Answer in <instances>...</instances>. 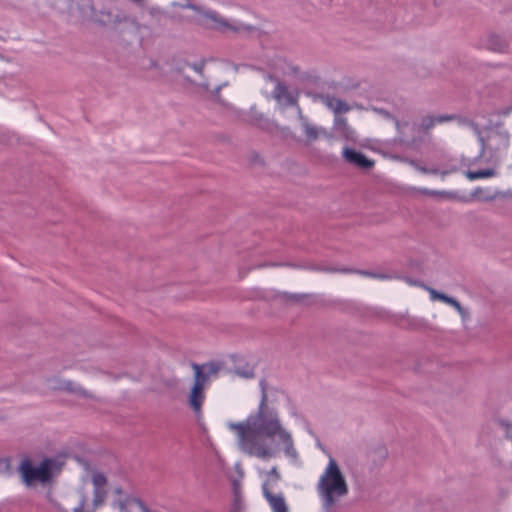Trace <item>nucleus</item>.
I'll use <instances>...</instances> for the list:
<instances>
[{
    "mask_svg": "<svg viewBox=\"0 0 512 512\" xmlns=\"http://www.w3.org/2000/svg\"><path fill=\"white\" fill-rule=\"evenodd\" d=\"M261 400L257 411L240 423L229 422L228 428L236 432L239 448L250 456L270 459L283 451L285 456L296 459L298 452L294 445L293 435L282 422L279 412L270 407V394L276 393L269 389L265 380H261Z\"/></svg>",
    "mask_w": 512,
    "mask_h": 512,
    "instance_id": "f257e3e1",
    "label": "nucleus"
},
{
    "mask_svg": "<svg viewBox=\"0 0 512 512\" xmlns=\"http://www.w3.org/2000/svg\"><path fill=\"white\" fill-rule=\"evenodd\" d=\"M316 489L323 512H333L338 501L348 495L349 486L346 477L333 457L329 458L327 466L319 477Z\"/></svg>",
    "mask_w": 512,
    "mask_h": 512,
    "instance_id": "f03ea898",
    "label": "nucleus"
},
{
    "mask_svg": "<svg viewBox=\"0 0 512 512\" xmlns=\"http://www.w3.org/2000/svg\"><path fill=\"white\" fill-rule=\"evenodd\" d=\"M61 469L62 463L55 458H44L38 465L30 459H24L18 467V473L26 486L47 485L58 476Z\"/></svg>",
    "mask_w": 512,
    "mask_h": 512,
    "instance_id": "7ed1b4c3",
    "label": "nucleus"
},
{
    "mask_svg": "<svg viewBox=\"0 0 512 512\" xmlns=\"http://www.w3.org/2000/svg\"><path fill=\"white\" fill-rule=\"evenodd\" d=\"M173 6L180 7L182 9H191L199 15L196 22L209 29H215L221 32L232 31V32H249L253 30V27L239 21H228L223 18L219 13L214 10L207 9L203 6L195 5L193 3H173Z\"/></svg>",
    "mask_w": 512,
    "mask_h": 512,
    "instance_id": "20e7f679",
    "label": "nucleus"
},
{
    "mask_svg": "<svg viewBox=\"0 0 512 512\" xmlns=\"http://www.w3.org/2000/svg\"><path fill=\"white\" fill-rule=\"evenodd\" d=\"M482 146V153L487 154L489 161L500 163L507 155L510 145V133L503 126L489 128L485 135L474 127Z\"/></svg>",
    "mask_w": 512,
    "mask_h": 512,
    "instance_id": "39448f33",
    "label": "nucleus"
},
{
    "mask_svg": "<svg viewBox=\"0 0 512 512\" xmlns=\"http://www.w3.org/2000/svg\"><path fill=\"white\" fill-rule=\"evenodd\" d=\"M91 483L93 485V500L88 503V494L84 487L77 490L78 504L73 508V512H95L103 506L107 498V477L99 471H92Z\"/></svg>",
    "mask_w": 512,
    "mask_h": 512,
    "instance_id": "423d86ee",
    "label": "nucleus"
},
{
    "mask_svg": "<svg viewBox=\"0 0 512 512\" xmlns=\"http://www.w3.org/2000/svg\"><path fill=\"white\" fill-rule=\"evenodd\" d=\"M315 99L319 100L328 109L334 112V128L339 135L346 140L355 142L357 140L356 131L348 125L346 118L339 116L341 113L349 112L351 110V106L345 101L331 95L320 94L315 96Z\"/></svg>",
    "mask_w": 512,
    "mask_h": 512,
    "instance_id": "0eeeda50",
    "label": "nucleus"
},
{
    "mask_svg": "<svg viewBox=\"0 0 512 512\" xmlns=\"http://www.w3.org/2000/svg\"><path fill=\"white\" fill-rule=\"evenodd\" d=\"M264 80L267 83L274 84L271 97L281 107L297 106V96L291 93L288 87L283 82H281L280 80H278L277 78L273 77L270 74H266L264 76Z\"/></svg>",
    "mask_w": 512,
    "mask_h": 512,
    "instance_id": "6e6552de",
    "label": "nucleus"
},
{
    "mask_svg": "<svg viewBox=\"0 0 512 512\" xmlns=\"http://www.w3.org/2000/svg\"><path fill=\"white\" fill-rule=\"evenodd\" d=\"M49 387L52 389L63 390V391L69 392V393L74 394L81 398L91 399L94 401H100L99 397H97L93 393L85 390L79 384H77L73 381H70V380H61V379L53 378V379L49 380Z\"/></svg>",
    "mask_w": 512,
    "mask_h": 512,
    "instance_id": "1a4fd4ad",
    "label": "nucleus"
},
{
    "mask_svg": "<svg viewBox=\"0 0 512 512\" xmlns=\"http://www.w3.org/2000/svg\"><path fill=\"white\" fill-rule=\"evenodd\" d=\"M342 157L350 164H353L361 169L369 170L374 166V161L368 159L364 154L349 147H345L342 151Z\"/></svg>",
    "mask_w": 512,
    "mask_h": 512,
    "instance_id": "9d476101",
    "label": "nucleus"
},
{
    "mask_svg": "<svg viewBox=\"0 0 512 512\" xmlns=\"http://www.w3.org/2000/svg\"><path fill=\"white\" fill-rule=\"evenodd\" d=\"M262 491L273 512H288L283 494H273L269 489V483L262 484Z\"/></svg>",
    "mask_w": 512,
    "mask_h": 512,
    "instance_id": "9b49d317",
    "label": "nucleus"
},
{
    "mask_svg": "<svg viewBox=\"0 0 512 512\" xmlns=\"http://www.w3.org/2000/svg\"><path fill=\"white\" fill-rule=\"evenodd\" d=\"M95 22L108 28H116L124 21V16L119 13H113L109 10H100L94 14Z\"/></svg>",
    "mask_w": 512,
    "mask_h": 512,
    "instance_id": "f8f14e48",
    "label": "nucleus"
},
{
    "mask_svg": "<svg viewBox=\"0 0 512 512\" xmlns=\"http://www.w3.org/2000/svg\"><path fill=\"white\" fill-rule=\"evenodd\" d=\"M301 127L303 129L307 143H312L321 137L327 136V131L325 128L314 125L309 121V119H302Z\"/></svg>",
    "mask_w": 512,
    "mask_h": 512,
    "instance_id": "ddd939ff",
    "label": "nucleus"
},
{
    "mask_svg": "<svg viewBox=\"0 0 512 512\" xmlns=\"http://www.w3.org/2000/svg\"><path fill=\"white\" fill-rule=\"evenodd\" d=\"M205 399L204 388L193 386L188 398V404L196 415L201 414L202 405Z\"/></svg>",
    "mask_w": 512,
    "mask_h": 512,
    "instance_id": "4468645a",
    "label": "nucleus"
},
{
    "mask_svg": "<svg viewBox=\"0 0 512 512\" xmlns=\"http://www.w3.org/2000/svg\"><path fill=\"white\" fill-rule=\"evenodd\" d=\"M135 504H141V502L133 496H123L115 498L111 502V507L117 512H131V508Z\"/></svg>",
    "mask_w": 512,
    "mask_h": 512,
    "instance_id": "2eb2a0df",
    "label": "nucleus"
},
{
    "mask_svg": "<svg viewBox=\"0 0 512 512\" xmlns=\"http://www.w3.org/2000/svg\"><path fill=\"white\" fill-rule=\"evenodd\" d=\"M454 119V115L425 116L421 119L419 126L422 130L428 131L436 124L452 121Z\"/></svg>",
    "mask_w": 512,
    "mask_h": 512,
    "instance_id": "dca6fc26",
    "label": "nucleus"
},
{
    "mask_svg": "<svg viewBox=\"0 0 512 512\" xmlns=\"http://www.w3.org/2000/svg\"><path fill=\"white\" fill-rule=\"evenodd\" d=\"M245 121L256 125L262 129H269L272 125V122L267 119L261 112L257 111L255 107H252L250 109L249 114L247 115V118Z\"/></svg>",
    "mask_w": 512,
    "mask_h": 512,
    "instance_id": "f3484780",
    "label": "nucleus"
},
{
    "mask_svg": "<svg viewBox=\"0 0 512 512\" xmlns=\"http://www.w3.org/2000/svg\"><path fill=\"white\" fill-rule=\"evenodd\" d=\"M424 289L429 293L431 300L433 301H442L450 306H453L457 301L455 298L448 296L442 292L435 290L434 288L424 286Z\"/></svg>",
    "mask_w": 512,
    "mask_h": 512,
    "instance_id": "a211bd4d",
    "label": "nucleus"
},
{
    "mask_svg": "<svg viewBox=\"0 0 512 512\" xmlns=\"http://www.w3.org/2000/svg\"><path fill=\"white\" fill-rule=\"evenodd\" d=\"M192 368L194 370V385L199 388H204L206 381L209 379L204 372L202 365L193 363Z\"/></svg>",
    "mask_w": 512,
    "mask_h": 512,
    "instance_id": "6ab92c4d",
    "label": "nucleus"
},
{
    "mask_svg": "<svg viewBox=\"0 0 512 512\" xmlns=\"http://www.w3.org/2000/svg\"><path fill=\"white\" fill-rule=\"evenodd\" d=\"M340 271L343 272V273L355 272V273L360 274L362 276L371 277V278H375V279H379V280H389V279L393 278V276L389 275V274L375 273V272H370V271H365V270H354V271H352V270H349V269H342Z\"/></svg>",
    "mask_w": 512,
    "mask_h": 512,
    "instance_id": "aec40b11",
    "label": "nucleus"
},
{
    "mask_svg": "<svg viewBox=\"0 0 512 512\" xmlns=\"http://www.w3.org/2000/svg\"><path fill=\"white\" fill-rule=\"evenodd\" d=\"M420 192L424 195L432 196V197H442L447 199H455L457 198V194L452 191H437L430 189H421Z\"/></svg>",
    "mask_w": 512,
    "mask_h": 512,
    "instance_id": "412c9836",
    "label": "nucleus"
},
{
    "mask_svg": "<svg viewBox=\"0 0 512 512\" xmlns=\"http://www.w3.org/2000/svg\"><path fill=\"white\" fill-rule=\"evenodd\" d=\"M466 177L469 180H476L480 178H489L495 175V171L493 169H484L478 171H467L465 173Z\"/></svg>",
    "mask_w": 512,
    "mask_h": 512,
    "instance_id": "4be33fe9",
    "label": "nucleus"
},
{
    "mask_svg": "<svg viewBox=\"0 0 512 512\" xmlns=\"http://www.w3.org/2000/svg\"><path fill=\"white\" fill-rule=\"evenodd\" d=\"M234 373L244 379H251L255 375L254 368L248 364L236 367Z\"/></svg>",
    "mask_w": 512,
    "mask_h": 512,
    "instance_id": "5701e85b",
    "label": "nucleus"
},
{
    "mask_svg": "<svg viewBox=\"0 0 512 512\" xmlns=\"http://www.w3.org/2000/svg\"><path fill=\"white\" fill-rule=\"evenodd\" d=\"M266 476L267 479L264 481V483H269V489L277 484L281 479V475L276 466L272 467L268 472H266Z\"/></svg>",
    "mask_w": 512,
    "mask_h": 512,
    "instance_id": "b1692460",
    "label": "nucleus"
},
{
    "mask_svg": "<svg viewBox=\"0 0 512 512\" xmlns=\"http://www.w3.org/2000/svg\"><path fill=\"white\" fill-rule=\"evenodd\" d=\"M393 121L395 123V127L399 133V137L401 141H406V135H405V128L408 127L409 123L407 121H399L395 118H393Z\"/></svg>",
    "mask_w": 512,
    "mask_h": 512,
    "instance_id": "393cba45",
    "label": "nucleus"
},
{
    "mask_svg": "<svg viewBox=\"0 0 512 512\" xmlns=\"http://www.w3.org/2000/svg\"><path fill=\"white\" fill-rule=\"evenodd\" d=\"M457 170V168L455 166L449 168V169H444V170H440L439 168H427V172L425 174H433V175H437V174H440L442 177H445L446 175L450 174V173H453Z\"/></svg>",
    "mask_w": 512,
    "mask_h": 512,
    "instance_id": "a878e982",
    "label": "nucleus"
},
{
    "mask_svg": "<svg viewBox=\"0 0 512 512\" xmlns=\"http://www.w3.org/2000/svg\"><path fill=\"white\" fill-rule=\"evenodd\" d=\"M202 367L204 368L203 370L208 378L210 376L216 375L219 371V365L216 363L203 364Z\"/></svg>",
    "mask_w": 512,
    "mask_h": 512,
    "instance_id": "bb28decb",
    "label": "nucleus"
},
{
    "mask_svg": "<svg viewBox=\"0 0 512 512\" xmlns=\"http://www.w3.org/2000/svg\"><path fill=\"white\" fill-rule=\"evenodd\" d=\"M461 316L463 321H466L470 317V313L467 309L463 308L462 305L457 300L454 305L452 306Z\"/></svg>",
    "mask_w": 512,
    "mask_h": 512,
    "instance_id": "cd10ccee",
    "label": "nucleus"
},
{
    "mask_svg": "<svg viewBox=\"0 0 512 512\" xmlns=\"http://www.w3.org/2000/svg\"><path fill=\"white\" fill-rule=\"evenodd\" d=\"M405 162H407L409 165H411L414 169H416L417 171L425 174L427 172V168L420 165L419 163H417L416 161L414 160H411V159H408V160H405Z\"/></svg>",
    "mask_w": 512,
    "mask_h": 512,
    "instance_id": "c85d7f7f",
    "label": "nucleus"
},
{
    "mask_svg": "<svg viewBox=\"0 0 512 512\" xmlns=\"http://www.w3.org/2000/svg\"><path fill=\"white\" fill-rule=\"evenodd\" d=\"M405 281L411 285V286H420V287H423L424 288V284L420 283L419 281L417 280H413L411 278H405Z\"/></svg>",
    "mask_w": 512,
    "mask_h": 512,
    "instance_id": "c756f323",
    "label": "nucleus"
},
{
    "mask_svg": "<svg viewBox=\"0 0 512 512\" xmlns=\"http://www.w3.org/2000/svg\"><path fill=\"white\" fill-rule=\"evenodd\" d=\"M296 109H297V115H298V118H299V121H300V124H302V119H308L306 116L303 115V112H302V109L300 108V106L297 104V106H295Z\"/></svg>",
    "mask_w": 512,
    "mask_h": 512,
    "instance_id": "7c9ffc66",
    "label": "nucleus"
},
{
    "mask_svg": "<svg viewBox=\"0 0 512 512\" xmlns=\"http://www.w3.org/2000/svg\"><path fill=\"white\" fill-rule=\"evenodd\" d=\"M114 493H115V495H116V497H115V498H121V497H123V496H129L128 494L123 493V491H122L121 487H117V488H115Z\"/></svg>",
    "mask_w": 512,
    "mask_h": 512,
    "instance_id": "2f4dec72",
    "label": "nucleus"
},
{
    "mask_svg": "<svg viewBox=\"0 0 512 512\" xmlns=\"http://www.w3.org/2000/svg\"><path fill=\"white\" fill-rule=\"evenodd\" d=\"M376 111L378 113H380L383 117L387 118V119H392L393 120V118H394V117H392L390 115V113L388 111H385V110H382V109H376Z\"/></svg>",
    "mask_w": 512,
    "mask_h": 512,
    "instance_id": "473e14b6",
    "label": "nucleus"
},
{
    "mask_svg": "<svg viewBox=\"0 0 512 512\" xmlns=\"http://www.w3.org/2000/svg\"><path fill=\"white\" fill-rule=\"evenodd\" d=\"M490 48L493 49V50H496V51H503L504 48H505V45L504 44H499V45H493L491 44L490 45Z\"/></svg>",
    "mask_w": 512,
    "mask_h": 512,
    "instance_id": "72a5a7b5",
    "label": "nucleus"
},
{
    "mask_svg": "<svg viewBox=\"0 0 512 512\" xmlns=\"http://www.w3.org/2000/svg\"><path fill=\"white\" fill-rule=\"evenodd\" d=\"M227 84L226 83H223L221 85H218L215 87V90H214V96L216 99H218V93L220 91V89L223 87V86H226Z\"/></svg>",
    "mask_w": 512,
    "mask_h": 512,
    "instance_id": "f704fd0d",
    "label": "nucleus"
},
{
    "mask_svg": "<svg viewBox=\"0 0 512 512\" xmlns=\"http://www.w3.org/2000/svg\"><path fill=\"white\" fill-rule=\"evenodd\" d=\"M234 490H235V498H236L235 501L237 503L239 496H238V484H236V483L234 484Z\"/></svg>",
    "mask_w": 512,
    "mask_h": 512,
    "instance_id": "c9c22d12",
    "label": "nucleus"
},
{
    "mask_svg": "<svg viewBox=\"0 0 512 512\" xmlns=\"http://www.w3.org/2000/svg\"><path fill=\"white\" fill-rule=\"evenodd\" d=\"M303 296L302 295H292V299L295 300V301H300V299L302 298Z\"/></svg>",
    "mask_w": 512,
    "mask_h": 512,
    "instance_id": "e433bc0d",
    "label": "nucleus"
},
{
    "mask_svg": "<svg viewBox=\"0 0 512 512\" xmlns=\"http://www.w3.org/2000/svg\"><path fill=\"white\" fill-rule=\"evenodd\" d=\"M193 68L199 73L202 71V66L193 65Z\"/></svg>",
    "mask_w": 512,
    "mask_h": 512,
    "instance_id": "4c0bfd02",
    "label": "nucleus"
},
{
    "mask_svg": "<svg viewBox=\"0 0 512 512\" xmlns=\"http://www.w3.org/2000/svg\"><path fill=\"white\" fill-rule=\"evenodd\" d=\"M203 87H204L206 90H209V85H208V84H203Z\"/></svg>",
    "mask_w": 512,
    "mask_h": 512,
    "instance_id": "58836bf2",
    "label": "nucleus"
},
{
    "mask_svg": "<svg viewBox=\"0 0 512 512\" xmlns=\"http://www.w3.org/2000/svg\"><path fill=\"white\" fill-rule=\"evenodd\" d=\"M511 110H512V107H510V108L507 110L506 114H508Z\"/></svg>",
    "mask_w": 512,
    "mask_h": 512,
    "instance_id": "ea45409f",
    "label": "nucleus"
}]
</instances>
